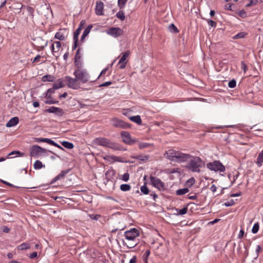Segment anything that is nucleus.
I'll return each mask as SVG.
<instances>
[{
  "instance_id": "f257e3e1",
  "label": "nucleus",
  "mask_w": 263,
  "mask_h": 263,
  "mask_svg": "<svg viewBox=\"0 0 263 263\" xmlns=\"http://www.w3.org/2000/svg\"><path fill=\"white\" fill-rule=\"evenodd\" d=\"M73 75L75 78H71L70 76L65 77L67 86L73 89L80 88V83L84 84L92 81L90 80L89 74L85 69H77L74 71Z\"/></svg>"
},
{
  "instance_id": "f03ea898",
  "label": "nucleus",
  "mask_w": 263,
  "mask_h": 263,
  "mask_svg": "<svg viewBox=\"0 0 263 263\" xmlns=\"http://www.w3.org/2000/svg\"><path fill=\"white\" fill-rule=\"evenodd\" d=\"M93 141L94 144L98 145L107 147L114 150H121V147L118 144L112 142L106 138H96Z\"/></svg>"
},
{
  "instance_id": "7ed1b4c3",
  "label": "nucleus",
  "mask_w": 263,
  "mask_h": 263,
  "mask_svg": "<svg viewBox=\"0 0 263 263\" xmlns=\"http://www.w3.org/2000/svg\"><path fill=\"white\" fill-rule=\"evenodd\" d=\"M191 159L186 165V167L194 172H200V167H201L204 163L198 157H192Z\"/></svg>"
},
{
  "instance_id": "20e7f679",
  "label": "nucleus",
  "mask_w": 263,
  "mask_h": 263,
  "mask_svg": "<svg viewBox=\"0 0 263 263\" xmlns=\"http://www.w3.org/2000/svg\"><path fill=\"white\" fill-rule=\"evenodd\" d=\"M46 151V149L43 148L39 145H34L32 146L30 148V156L31 157L37 158L42 154L45 153Z\"/></svg>"
},
{
  "instance_id": "39448f33",
  "label": "nucleus",
  "mask_w": 263,
  "mask_h": 263,
  "mask_svg": "<svg viewBox=\"0 0 263 263\" xmlns=\"http://www.w3.org/2000/svg\"><path fill=\"white\" fill-rule=\"evenodd\" d=\"M206 167L209 170L215 172H223L225 171V167L218 161H214L213 162L207 163Z\"/></svg>"
},
{
  "instance_id": "423d86ee",
  "label": "nucleus",
  "mask_w": 263,
  "mask_h": 263,
  "mask_svg": "<svg viewBox=\"0 0 263 263\" xmlns=\"http://www.w3.org/2000/svg\"><path fill=\"white\" fill-rule=\"evenodd\" d=\"M111 124L114 127L117 128L127 129L131 127V125L130 124L116 118H112L111 120Z\"/></svg>"
},
{
  "instance_id": "0eeeda50",
  "label": "nucleus",
  "mask_w": 263,
  "mask_h": 263,
  "mask_svg": "<svg viewBox=\"0 0 263 263\" xmlns=\"http://www.w3.org/2000/svg\"><path fill=\"white\" fill-rule=\"evenodd\" d=\"M124 235L127 240L134 241L136 237L139 235V233L137 229L133 228L129 231H125Z\"/></svg>"
},
{
  "instance_id": "6e6552de",
  "label": "nucleus",
  "mask_w": 263,
  "mask_h": 263,
  "mask_svg": "<svg viewBox=\"0 0 263 263\" xmlns=\"http://www.w3.org/2000/svg\"><path fill=\"white\" fill-rule=\"evenodd\" d=\"M106 33L108 34L117 38L123 34V31L119 27H111L106 30Z\"/></svg>"
},
{
  "instance_id": "1a4fd4ad",
  "label": "nucleus",
  "mask_w": 263,
  "mask_h": 263,
  "mask_svg": "<svg viewBox=\"0 0 263 263\" xmlns=\"http://www.w3.org/2000/svg\"><path fill=\"white\" fill-rule=\"evenodd\" d=\"M150 180L152 184L155 187L159 190H163L164 189V184L161 180L156 177L152 176H150Z\"/></svg>"
},
{
  "instance_id": "9d476101",
  "label": "nucleus",
  "mask_w": 263,
  "mask_h": 263,
  "mask_svg": "<svg viewBox=\"0 0 263 263\" xmlns=\"http://www.w3.org/2000/svg\"><path fill=\"white\" fill-rule=\"evenodd\" d=\"M59 85L57 84H53V87L48 89L46 93V97H50V95L54 93L55 89H58L60 88L64 87L65 85L63 83V81L62 79H59Z\"/></svg>"
},
{
  "instance_id": "9b49d317",
  "label": "nucleus",
  "mask_w": 263,
  "mask_h": 263,
  "mask_svg": "<svg viewBox=\"0 0 263 263\" xmlns=\"http://www.w3.org/2000/svg\"><path fill=\"white\" fill-rule=\"evenodd\" d=\"M178 154V151L170 149L166 151L165 154V157L172 161H175Z\"/></svg>"
},
{
  "instance_id": "f8f14e48",
  "label": "nucleus",
  "mask_w": 263,
  "mask_h": 263,
  "mask_svg": "<svg viewBox=\"0 0 263 263\" xmlns=\"http://www.w3.org/2000/svg\"><path fill=\"white\" fill-rule=\"evenodd\" d=\"M192 156L190 154H183L180 152H178V154H177L176 160L175 162H185L190 158H191Z\"/></svg>"
},
{
  "instance_id": "ddd939ff",
  "label": "nucleus",
  "mask_w": 263,
  "mask_h": 263,
  "mask_svg": "<svg viewBox=\"0 0 263 263\" xmlns=\"http://www.w3.org/2000/svg\"><path fill=\"white\" fill-rule=\"evenodd\" d=\"M67 37V31L66 29H60L58 32H57L54 37L60 41L65 40Z\"/></svg>"
},
{
  "instance_id": "4468645a",
  "label": "nucleus",
  "mask_w": 263,
  "mask_h": 263,
  "mask_svg": "<svg viewBox=\"0 0 263 263\" xmlns=\"http://www.w3.org/2000/svg\"><path fill=\"white\" fill-rule=\"evenodd\" d=\"M130 51L129 50L122 53V56L120 59L118 64H120V68L123 69L125 67L127 61H126V58L129 56Z\"/></svg>"
},
{
  "instance_id": "2eb2a0df",
  "label": "nucleus",
  "mask_w": 263,
  "mask_h": 263,
  "mask_svg": "<svg viewBox=\"0 0 263 263\" xmlns=\"http://www.w3.org/2000/svg\"><path fill=\"white\" fill-rule=\"evenodd\" d=\"M121 136L122 138L123 142L125 143L132 144L135 142L131 139L130 135L127 132H122L121 133Z\"/></svg>"
},
{
  "instance_id": "dca6fc26",
  "label": "nucleus",
  "mask_w": 263,
  "mask_h": 263,
  "mask_svg": "<svg viewBox=\"0 0 263 263\" xmlns=\"http://www.w3.org/2000/svg\"><path fill=\"white\" fill-rule=\"evenodd\" d=\"M45 111L50 113H54L55 115L60 116L63 115V111L62 109L54 106L50 107L49 108L46 109Z\"/></svg>"
},
{
  "instance_id": "f3484780",
  "label": "nucleus",
  "mask_w": 263,
  "mask_h": 263,
  "mask_svg": "<svg viewBox=\"0 0 263 263\" xmlns=\"http://www.w3.org/2000/svg\"><path fill=\"white\" fill-rule=\"evenodd\" d=\"M104 10V4L103 2L99 1L96 3L95 11L96 13L98 15H103Z\"/></svg>"
},
{
  "instance_id": "a211bd4d",
  "label": "nucleus",
  "mask_w": 263,
  "mask_h": 263,
  "mask_svg": "<svg viewBox=\"0 0 263 263\" xmlns=\"http://www.w3.org/2000/svg\"><path fill=\"white\" fill-rule=\"evenodd\" d=\"M61 47V43L60 41L54 42L51 45V49L54 56H56V53H57Z\"/></svg>"
},
{
  "instance_id": "6ab92c4d",
  "label": "nucleus",
  "mask_w": 263,
  "mask_h": 263,
  "mask_svg": "<svg viewBox=\"0 0 263 263\" xmlns=\"http://www.w3.org/2000/svg\"><path fill=\"white\" fill-rule=\"evenodd\" d=\"M69 170L62 171L58 175H57L52 179L51 183H53L57 180L63 178L69 172Z\"/></svg>"
},
{
  "instance_id": "aec40b11",
  "label": "nucleus",
  "mask_w": 263,
  "mask_h": 263,
  "mask_svg": "<svg viewBox=\"0 0 263 263\" xmlns=\"http://www.w3.org/2000/svg\"><path fill=\"white\" fill-rule=\"evenodd\" d=\"M19 121L18 118L17 117L11 118L6 124V126L8 127H13L16 125Z\"/></svg>"
},
{
  "instance_id": "412c9836",
  "label": "nucleus",
  "mask_w": 263,
  "mask_h": 263,
  "mask_svg": "<svg viewBox=\"0 0 263 263\" xmlns=\"http://www.w3.org/2000/svg\"><path fill=\"white\" fill-rule=\"evenodd\" d=\"M92 25H88L86 28L84 30L83 33V34L81 37V42H83L84 40H85V37L88 35V34L89 33L91 29H92Z\"/></svg>"
},
{
  "instance_id": "4be33fe9",
  "label": "nucleus",
  "mask_w": 263,
  "mask_h": 263,
  "mask_svg": "<svg viewBox=\"0 0 263 263\" xmlns=\"http://www.w3.org/2000/svg\"><path fill=\"white\" fill-rule=\"evenodd\" d=\"M54 79V76L49 74L44 76L42 78V80L43 82H53Z\"/></svg>"
},
{
  "instance_id": "5701e85b",
  "label": "nucleus",
  "mask_w": 263,
  "mask_h": 263,
  "mask_svg": "<svg viewBox=\"0 0 263 263\" xmlns=\"http://www.w3.org/2000/svg\"><path fill=\"white\" fill-rule=\"evenodd\" d=\"M129 119L138 125H141L142 124V120L141 119L140 116L139 115L130 117L129 118Z\"/></svg>"
},
{
  "instance_id": "b1692460",
  "label": "nucleus",
  "mask_w": 263,
  "mask_h": 263,
  "mask_svg": "<svg viewBox=\"0 0 263 263\" xmlns=\"http://www.w3.org/2000/svg\"><path fill=\"white\" fill-rule=\"evenodd\" d=\"M256 163L259 166H261L263 163V149L259 154Z\"/></svg>"
},
{
  "instance_id": "393cba45",
  "label": "nucleus",
  "mask_w": 263,
  "mask_h": 263,
  "mask_svg": "<svg viewBox=\"0 0 263 263\" xmlns=\"http://www.w3.org/2000/svg\"><path fill=\"white\" fill-rule=\"evenodd\" d=\"M61 144L64 147L68 149H72L74 147L73 143L68 141H63Z\"/></svg>"
},
{
  "instance_id": "a878e982",
  "label": "nucleus",
  "mask_w": 263,
  "mask_h": 263,
  "mask_svg": "<svg viewBox=\"0 0 263 263\" xmlns=\"http://www.w3.org/2000/svg\"><path fill=\"white\" fill-rule=\"evenodd\" d=\"M30 248V245L27 242L23 243L17 247V249L20 250H24L25 249H29Z\"/></svg>"
},
{
  "instance_id": "bb28decb",
  "label": "nucleus",
  "mask_w": 263,
  "mask_h": 263,
  "mask_svg": "<svg viewBox=\"0 0 263 263\" xmlns=\"http://www.w3.org/2000/svg\"><path fill=\"white\" fill-rule=\"evenodd\" d=\"M120 189L122 191L126 192L130 190L131 186L128 184H122L120 185Z\"/></svg>"
},
{
  "instance_id": "cd10ccee",
  "label": "nucleus",
  "mask_w": 263,
  "mask_h": 263,
  "mask_svg": "<svg viewBox=\"0 0 263 263\" xmlns=\"http://www.w3.org/2000/svg\"><path fill=\"white\" fill-rule=\"evenodd\" d=\"M189 192V190L187 188L181 189L176 191V194L177 195H182L185 194Z\"/></svg>"
},
{
  "instance_id": "c85d7f7f",
  "label": "nucleus",
  "mask_w": 263,
  "mask_h": 263,
  "mask_svg": "<svg viewBox=\"0 0 263 263\" xmlns=\"http://www.w3.org/2000/svg\"><path fill=\"white\" fill-rule=\"evenodd\" d=\"M42 162L40 160H36L33 164L34 168L35 170H40L43 167Z\"/></svg>"
},
{
  "instance_id": "c756f323",
  "label": "nucleus",
  "mask_w": 263,
  "mask_h": 263,
  "mask_svg": "<svg viewBox=\"0 0 263 263\" xmlns=\"http://www.w3.org/2000/svg\"><path fill=\"white\" fill-rule=\"evenodd\" d=\"M34 141L36 142H46L48 144H49L50 139L48 138H35Z\"/></svg>"
},
{
  "instance_id": "7c9ffc66",
  "label": "nucleus",
  "mask_w": 263,
  "mask_h": 263,
  "mask_svg": "<svg viewBox=\"0 0 263 263\" xmlns=\"http://www.w3.org/2000/svg\"><path fill=\"white\" fill-rule=\"evenodd\" d=\"M81 27H78L73 33V40L78 41V37L81 31Z\"/></svg>"
},
{
  "instance_id": "2f4dec72",
  "label": "nucleus",
  "mask_w": 263,
  "mask_h": 263,
  "mask_svg": "<svg viewBox=\"0 0 263 263\" xmlns=\"http://www.w3.org/2000/svg\"><path fill=\"white\" fill-rule=\"evenodd\" d=\"M115 175L114 171H107L105 173V177L108 180L112 178V176Z\"/></svg>"
},
{
  "instance_id": "473e14b6",
  "label": "nucleus",
  "mask_w": 263,
  "mask_h": 263,
  "mask_svg": "<svg viewBox=\"0 0 263 263\" xmlns=\"http://www.w3.org/2000/svg\"><path fill=\"white\" fill-rule=\"evenodd\" d=\"M116 16L121 21H123L125 18L124 13L122 10H120L117 12Z\"/></svg>"
},
{
  "instance_id": "72a5a7b5",
  "label": "nucleus",
  "mask_w": 263,
  "mask_h": 263,
  "mask_svg": "<svg viewBox=\"0 0 263 263\" xmlns=\"http://www.w3.org/2000/svg\"><path fill=\"white\" fill-rule=\"evenodd\" d=\"M168 30L171 32H173V33L179 32V30L177 29V28L176 27V26L173 24H172L169 25Z\"/></svg>"
},
{
  "instance_id": "f704fd0d",
  "label": "nucleus",
  "mask_w": 263,
  "mask_h": 263,
  "mask_svg": "<svg viewBox=\"0 0 263 263\" xmlns=\"http://www.w3.org/2000/svg\"><path fill=\"white\" fill-rule=\"evenodd\" d=\"M127 0H118V6L120 9H123L125 5L126 4Z\"/></svg>"
},
{
  "instance_id": "c9c22d12",
  "label": "nucleus",
  "mask_w": 263,
  "mask_h": 263,
  "mask_svg": "<svg viewBox=\"0 0 263 263\" xmlns=\"http://www.w3.org/2000/svg\"><path fill=\"white\" fill-rule=\"evenodd\" d=\"M138 145L140 149H143L150 147L152 145V144L146 142H140L139 143Z\"/></svg>"
},
{
  "instance_id": "e433bc0d",
  "label": "nucleus",
  "mask_w": 263,
  "mask_h": 263,
  "mask_svg": "<svg viewBox=\"0 0 263 263\" xmlns=\"http://www.w3.org/2000/svg\"><path fill=\"white\" fill-rule=\"evenodd\" d=\"M247 34L244 32L238 33L233 36L234 39L244 38Z\"/></svg>"
},
{
  "instance_id": "4c0bfd02",
  "label": "nucleus",
  "mask_w": 263,
  "mask_h": 263,
  "mask_svg": "<svg viewBox=\"0 0 263 263\" xmlns=\"http://www.w3.org/2000/svg\"><path fill=\"white\" fill-rule=\"evenodd\" d=\"M140 190L141 192H142L144 194L147 195L149 193V190L146 185V183H144V185L142 186L140 188Z\"/></svg>"
},
{
  "instance_id": "58836bf2",
  "label": "nucleus",
  "mask_w": 263,
  "mask_h": 263,
  "mask_svg": "<svg viewBox=\"0 0 263 263\" xmlns=\"http://www.w3.org/2000/svg\"><path fill=\"white\" fill-rule=\"evenodd\" d=\"M137 158L138 160H141V161H146L148 160L149 156L147 155H144V156L139 155L137 157Z\"/></svg>"
},
{
  "instance_id": "ea45409f",
  "label": "nucleus",
  "mask_w": 263,
  "mask_h": 263,
  "mask_svg": "<svg viewBox=\"0 0 263 263\" xmlns=\"http://www.w3.org/2000/svg\"><path fill=\"white\" fill-rule=\"evenodd\" d=\"M259 226L258 223H256L254 224L252 229V232L254 234L256 233L259 230Z\"/></svg>"
},
{
  "instance_id": "a19ab883",
  "label": "nucleus",
  "mask_w": 263,
  "mask_h": 263,
  "mask_svg": "<svg viewBox=\"0 0 263 263\" xmlns=\"http://www.w3.org/2000/svg\"><path fill=\"white\" fill-rule=\"evenodd\" d=\"M236 82L234 79L232 80L228 83L229 87L231 88H234L236 86Z\"/></svg>"
},
{
  "instance_id": "79ce46f5",
  "label": "nucleus",
  "mask_w": 263,
  "mask_h": 263,
  "mask_svg": "<svg viewBox=\"0 0 263 263\" xmlns=\"http://www.w3.org/2000/svg\"><path fill=\"white\" fill-rule=\"evenodd\" d=\"M49 144L53 145L54 146H56L58 148H59V149H61L62 150H64V148L62 146H61L60 145L58 144L57 143H55L54 141H53L51 139H50Z\"/></svg>"
},
{
  "instance_id": "37998d69",
  "label": "nucleus",
  "mask_w": 263,
  "mask_h": 263,
  "mask_svg": "<svg viewBox=\"0 0 263 263\" xmlns=\"http://www.w3.org/2000/svg\"><path fill=\"white\" fill-rule=\"evenodd\" d=\"M187 208L184 207L182 209L179 210L178 211V212L179 214L182 215L185 214L187 213Z\"/></svg>"
},
{
  "instance_id": "c03bdc74",
  "label": "nucleus",
  "mask_w": 263,
  "mask_h": 263,
  "mask_svg": "<svg viewBox=\"0 0 263 263\" xmlns=\"http://www.w3.org/2000/svg\"><path fill=\"white\" fill-rule=\"evenodd\" d=\"M237 14L239 16L242 18H245L247 16V13L243 10L239 11V12H238Z\"/></svg>"
},
{
  "instance_id": "a18cd8bd",
  "label": "nucleus",
  "mask_w": 263,
  "mask_h": 263,
  "mask_svg": "<svg viewBox=\"0 0 263 263\" xmlns=\"http://www.w3.org/2000/svg\"><path fill=\"white\" fill-rule=\"evenodd\" d=\"M45 103L48 104H55L58 102V101H55L54 100H52L50 97H48V99L46 101H45Z\"/></svg>"
},
{
  "instance_id": "49530a36",
  "label": "nucleus",
  "mask_w": 263,
  "mask_h": 263,
  "mask_svg": "<svg viewBox=\"0 0 263 263\" xmlns=\"http://www.w3.org/2000/svg\"><path fill=\"white\" fill-rule=\"evenodd\" d=\"M104 159L110 162H114V156H107Z\"/></svg>"
},
{
  "instance_id": "de8ad7c7",
  "label": "nucleus",
  "mask_w": 263,
  "mask_h": 263,
  "mask_svg": "<svg viewBox=\"0 0 263 263\" xmlns=\"http://www.w3.org/2000/svg\"><path fill=\"white\" fill-rule=\"evenodd\" d=\"M258 3V0H250L249 4L246 5V7H250L253 5H255L257 4Z\"/></svg>"
},
{
  "instance_id": "09e8293b",
  "label": "nucleus",
  "mask_w": 263,
  "mask_h": 263,
  "mask_svg": "<svg viewBox=\"0 0 263 263\" xmlns=\"http://www.w3.org/2000/svg\"><path fill=\"white\" fill-rule=\"evenodd\" d=\"M129 175L128 173H125L122 177V179L124 181H127L129 180Z\"/></svg>"
},
{
  "instance_id": "8fccbe9b",
  "label": "nucleus",
  "mask_w": 263,
  "mask_h": 263,
  "mask_svg": "<svg viewBox=\"0 0 263 263\" xmlns=\"http://www.w3.org/2000/svg\"><path fill=\"white\" fill-rule=\"evenodd\" d=\"M80 48H79L78 49L76 54L75 55V60H76V62H77V61L80 60L81 58V55L80 54Z\"/></svg>"
},
{
  "instance_id": "3c124183",
  "label": "nucleus",
  "mask_w": 263,
  "mask_h": 263,
  "mask_svg": "<svg viewBox=\"0 0 263 263\" xmlns=\"http://www.w3.org/2000/svg\"><path fill=\"white\" fill-rule=\"evenodd\" d=\"M235 204V202L233 200H231L228 202L224 203V205L226 206H232Z\"/></svg>"
},
{
  "instance_id": "603ef678",
  "label": "nucleus",
  "mask_w": 263,
  "mask_h": 263,
  "mask_svg": "<svg viewBox=\"0 0 263 263\" xmlns=\"http://www.w3.org/2000/svg\"><path fill=\"white\" fill-rule=\"evenodd\" d=\"M14 154H17V155H18L20 156H24V154L23 153H21L20 151H13V152H11L9 154V156H10V155H14Z\"/></svg>"
},
{
  "instance_id": "864d4df0",
  "label": "nucleus",
  "mask_w": 263,
  "mask_h": 263,
  "mask_svg": "<svg viewBox=\"0 0 263 263\" xmlns=\"http://www.w3.org/2000/svg\"><path fill=\"white\" fill-rule=\"evenodd\" d=\"M208 23L209 25H210L211 27H216V26L217 24L214 21L210 20L208 21Z\"/></svg>"
},
{
  "instance_id": "5fc2aeb1",
  "label": "nucleus",
  "mask_w": 263,
  "mask_h": 263,
  "mask_svg": "<svg viewBox=\"0 0 263 263\" xmlns=\"http://www.w3.org/2000/svg\"><path fill=\"white\" fill-rule=\"evenodd\" d=\"M241 68L243 69L244 72L245 73L248 69L247 65L243 61L241 62Z\"/></svg>"
},
{
  "instance_id": "6e6d98bb",
  "label": "nucleus",
  "mask_w": 263,
  "mask_h": 263,
  "mask_svg": "<svg viewBox=\"0 0 263 263\" xmlns=\"http://www.w3.org/2000/svg\"><path fill=\"white\" fill-rule=\"evenodd\" d=\"M89 217L91 219L97 220L99 217H100V215L92 214L90 215Z\"/></svg>"
},
{
  "instance_id": "4d7b16f0",
  "label": "nucleus",
  "mask_w": 263,
  "mask_h": 263,
  "mask_svg": "<svg viewBox=\"0 0 263 263\" xmlns=\"http://www.w3.org/2000/svg\"><path fill=\"white\" fill-rule=\"evenodd\" d=\"M111 83H112L110 81L106 82H104V83L101 84V85H100L99 87L108 86L110 85V84H111Z\"/></svg>"
},
{
  "instance_id": "13d9d810",
  "label": "nucleus",
  "mask_w": 263,
  "mask_h": 263,
  "mask_svg": "<svg viewBox=\"0 0 263 263\" xmlns=\"http://www.w3.org/2000/svg\"><path fill=\"white\" fill-rule=\"evenodd\" d=\"M137 243L134 241H132L131 243H129L128 245H127V246L129 248H133L137 245Z\"/></svg>"
},
{
  "instance_id": "bf43d9fd",
  "label": "nucleus",
  "mask_w": 263,
  "mask_h": 263,
  "mask_svg": "<svg viewBox=\"0 0 263 263\" xmlns=\"http://www.w3.org/2000/svg\"><path fill=\"white\" fill-rule=\"evenodd\" d=\"M149 254H150V251L146 250L144 254V256H145V263H147L146 259L149 256Z\"/></svg>"
},
{
  "instance_id": "052dcab7",
  "label": "nucleus",
  "mask_w": 263,
  "mask_h": 263,
  "mask_svg": "<svg viewBox=\"0 0 263 263\" xmlns=\"http://www.w3.org/2000/svg\"><path fill=\"white\" fill-rule=\"evenodd\" d=\"M114 162H123L121 157L114 156Z\"/></svg>"
},
{
  "instance_id": "680f3d73",
  "label": "nucleus",
  "mask_w": 263,
  "mask_h": 263,
  "mask_svg": "<svg viewBox=\"0 0 263 263\" xmlns=\"http://www.w3.org/2000/svg\"><path fill=\"white\" fill-rule=\"evenodd\" d=\"M27 10L28 11V12H29L30 14H33V12H34V9L31 7H30V6H27Z\"/></svg>"
},
{
  "instance_id": "e2e57ef3",
  "label": "nucleus",
  "mask_w": 263,
  "mask_h": 263,
  "mask_svg": "<svg viewBox=\"0 0 263 263\" xmlns=\"http://www.w3.org/2000/svg\"><path fill=\"white\" fill-rule=\"evenodd\" d=\"M37 255V253L36 252H33L31 254H30L29 257L30 258H35Z\"/></svg>"
},
{
  "instance_id": "0e129e2a",
  "label": "nucleus",
  "mask_w": 263,
  "mask_h": 263,
  "mask_svg": "<svg viewBox=\"0 0 263 263\" xmlns=\"http://www.w3.org/2000/svg\"><path fill=\"white\" fill-rule=\"evenodd\" d=\"M216 190H217V187L214 184H213L211 187H210V190L213 192V193H214L216 191Z\"/></svg>"
},
{
  "instance_id": "69168bd1",
  "label": "nucleus",
  "mask_w": 263,
  "mask_h": 263,
  "mask_svg": "<svg viewBox=\"0 0 263 263\" xmlns=\"http://www.w3.org/2000/svg\"><path fill=\"white\" fill-rule=\"evenodd\" d=\"M74 63L76 66L78 68L77 69H80L81 67L82 66L81 63L78 62V61H77V62L75 61Z\"/></svg>"
},
{
  "instance_id": "338daca9",
  "label": "nucleus",
  "mask_w": 263,
  "mask_h": 263,
  "mask_svg": "<svg viewBox=\"0 0 263 263\" xmlns=\"http://www.w3.org/2000/svg\"><path fill=\"white\" fill-rule=\"evenodd\" d=\"M243 235H244V231L243 230H240V232H239V234L238 235V238H242L243 236Z\"/></svg>"
},
{
  "instance_id": "774afa93",
  "label": "nucleus",
  "mask_w": 263,
  "mask_h": 263,
  "mask_svg": "<svg viewBox=\"0 0 263 263\" xmlns=\"http://www.w3.org/2000/svg\"><path fill=\"white\" fill-rule=\"evenodd\" d=\"M136 257L135 256H133L132 258H131L129 260V263H136Z\"/></svg>"
}]
</instances>
